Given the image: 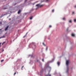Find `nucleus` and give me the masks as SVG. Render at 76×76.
I'll return each mask as SVG.
<instances>
[{
	"mask_svg": "<svg viewBox=\"0 0 76 76\" xmlns=\"http://www.w3.org/2000/svg\"><path fill=\"white\" fill-rule=\"evenodd\" d=\"M28 56L29 57H31V58H32V57L33 55H28Z\"/></svg>",
	"mask_w": 76,
	"mask_h": 76,
	"instance_id": "nucleus-14",
	"label": "nucleus"
},
{
	"mask_svg": "<svg viewBox=\"0 0 76 76\" xmlns=\"http://www.w3.org/2000/svg\"><path fill=\"white\" fill-rule=\"evenodd\" d=\"M24 67V66H23L22 67V68H21V70H23V69H22V68H23V67Z\"/></svg>",
	"mask_w": 76,
	"mask_h": 76,
	"instance_id": "nucleus-28",
	"label": "nucleus"
},
{
	"mask_svg": "<svg viewBox=\"0 0 76 76\" xmlns=\"http://www.w3.org/2000/svg\"><path fill=\"white\" fill-rule=\"evenodd\" d=\"M1 37H0V39H1Z\"/></svg>",
	"mask_w": 76,
	"mask_h": 76,
	"instance_id": "nucleus-46",
	"label": "nucleus"
},
{
	"mask_svg": "<svg viewBox=\"0 0 76 76\" xmlns=\"http://www.w3.org/2000/svg\"><path fill=\"white\" fill-rule=\"evenodd\" d=\"M43 45H44V46H45V44H44V43H42Z\"/></svg>",
	"mask_w": 76,
	"mask_h": 76,
	"instance_id": "nucleus-27",
	"label": "nucleus"
},
{
	"mask_svg": "<svg viewBox=\"0 0 76 76\" xmlns=\"http://www.w3.org/2000/svg\"><path fill=\"white\" fill-rule=\"evenodd\" d=\"M1 30V29H0V31Z\"/></svg>",
	"mask_w": 76,
	"mask_h": 76,
	"instance_id": "nucleus-48",
	"label": "nucleus"
},
{
	"mask_svg": "<svg viewBox=\"0 0 76 76\" xmlns=\"http://www.w3.org/2000/svg\"><path fill=\"white\" fill-rule=\"evenodd\" d=\"M74 22L76 23V19H74L73 20Z\"/></svg>",
	"mask_w": 76,
	"mask_h": 76,
	"instance_id": "nucleus-9",
	"label": "nucleus"
},
{
	"mask_svg": "<svg viewBox=\"0 0 76 76\" xmlns=\"http://www.w3.org/2000/svg\"><path fill=\"white\" fill-rule=\"evenodd\" d=\"M3 61H4V60H2L1 61V62H3Z\"/></svg>",
	"mask_w": 76,
	"mask_h": 76,
	"instance_id": "nucleus-26",
	"label": "nucleus"
},
{
	"mask_svg": "<svg viewBox=\"0 0 76 76\" xmlns=\"http://www.w3.org/2000/svg\"><path fill=\"white\" fill-rule=\"evenodd\" d=\"M72 15H75V12H72Z\"/></svg>",
	"mask_w": 76,
	"mask_h": 76,
	"instance_id": "nucleus-17",
	"label": "nucleus"
},
{
	"mask_svg": "<svg viewBox=\"0 0 76 76\" xmlns=\"http://www.w3.org/2000/svg\"><path fill=\"white\" fill-rule=\"evenodd\" d=\"M37 62L39 63H41V62H40V61H39V60H37Z\"/></svg>",
	"mask_w": 76,
	"mask_h": 76,
	"instance_id": "nucleus-12",
	"label": "nucleus"
},
{
	"mask_svg": "<svg viewBox=\"0 0 76 76\" xmlns=\"http://www.w3.org/2000/svg\"><path fill=\"white\" fill-rule=\"evenodd\" d=\"M71 35L72 37H75V34H72Z\"/></svg>",
	"mask_w": 76,
	"mask_h": 76,
	"instance_id": "nucleus-13",
	"label": "nucleus"
},
{
	"mask_svg": "<svg viewBox=\"0 0 76 76\" xmlns=\"http://www.w3.org/2000/svg\"><path fill=\"white\" fill-rule=\"evenodd\" d=\"M10 15H9L8 16V17H10Z\"/></svg>",
	"mask_w": 76,
	"mask_h": 76,
	"instance_id": "nucleus-43",
	"label": "nucleus"
},
{
	"mask_svg": "<svg viewBox=\"0 0 76 76\" xmlns=\"http://www.w3.org/2000/svg\"><path fill=\"white\" fill-rule=\"evenodd\" d=\"M59 75L60 76H61V75H60V74H59Z\"/></svg>",
	"mask_w": 76,
	"mask_h": 76,
	"instance_id": "nucleus-44",
	"label": "nucleus"
},
{
	"mask_svg": "<svg viewBox=\"0 0 76 76\" xmlns=\"http://www.w3.org/2000/svg\"><path fill=\"white\" fill-rule=\"evenodd\" d=\"M8 17H9V16H8V17H7V18H8Z\"/></svg>",
	"mask_w": 76,
	"mask_h": 76,
	"instance_id": "nucleus-50",
	"label": "nucleus"
},
{
	"mask_svg": "<svg viewBox=\"0 0 76 76\" xmlns=\"http://www.w3.org/2000/svg\"><path fill=\"white\" fill-rule=\"evenodd\" d=\"M42 61L44 62V59H42Z\"/></svg>",
	"mask_w": 76,
	"mask_h": 76,
	"instance_id": "nucleus-25",
	"label": "nucleus"
},
{
	"mask_svg": "<svg viewBox=\"0 0 76 76\" xmlns=\"http://www.w3.org/2000/svg\"><path fill=\"white\" fill-rule=\"evenodd\" d=\"M0 24L2 25V23L1 22H0Z\"/></svg>",
	"mask_w": 76,
	"mask_h": 76,
	"instance_id": "nucleus-36",
	"label": "nucleus"
},
{
	"mask_svg": "<svg viewBox=\"0 0 76 76\" xmlns=\"http://www.w3.org/2000/svg\"><path fill=\"white\" fill-rule=\"evenodd\" d=\"M16 74V72H15L14 74V75H15Z\"/></svg>",
	"mask_w": 76,
	"mask_h": 76,
	"instance_id": "nucleus-33",
	"label": "nucleus"
},
{
	"mask_svg": "<svg viewBox=\"0 0 76 76\" xmlns=\"http://www.w3.org/2000/svg\"><path fill=\"white\" fill-rule=\"evenodd\" d=\"M1 43H0V46H1Z\"/></svg>",
	"mask_w": 76,
	"mask_h": 76,
	"instance_id": "nucleus-40",
	"label": "nucleus"
},
{
	"mask_svg": "<svg viewBox=\"0 0 76 76\" xmlns=\"http://www.w3.org/2000/svg\"><path fill=\"white\" fill-rule=\"evenodd\" d=\"M33 68H34V67H33Z\"/></svg>",
	"mask_w": 76,
	"mask_h": 76,
	"instance_id": "nucleus-51",
	"label": "nucleus"
},
{
	"mask_svg": "<svg viewBox=\"0 0 76 76\" xmlns=\"http://www.w3.org/2000/svg\"><path fill=\"white\" fill-rule=\"evenodd\" d=\"M9 26H7V27L5 29V31H7V30L8 29V28H9Z\"/></svg>",
	"mask_w": 76,
	"mask_h": 76,
	"instance_id": "nucleus-7",
	"label": "nucleus"
},
{
	"mask_svg": "<svg viewBox=\"0 0 76 76\" xmlns=\"http://www.w3.org/2000/svg\"><path fill=\"white\" fill-rule=\"evenodd\" d=\"M7 14H8V13H7L6 14H4V15H1V16H0V18H2V17H3V16H5V15H7Z\"/></svg>",
	"mask_w": 76,
	"mask_h": 76,
	"instance_id": "nucleus-6",
	"label": "nucleus"
},
{
	"mask_svg": "<svg viewBox=\"0 0 76 76\" xmlns=\"http://www.w3.org/2000/svg\"><path fill=\"white\" fill-rule=\"evenodd\" d=\"M52 12H54V10H52Z\"/></svg>",
	"mask_w": 76,
	"mask_h": 76,
	"instance_id": "nucleus-30",
	"label": "nucleus"
},
{
	"mask_svg": "<svg viewBox=\"0 0 76 76\" xmlns=\"http://www.w3.org/2000/svg\"><path fill=\"white\" fill-rule=\"evenodd\" d=\"M4 37H5V36H3L2 37H1V38H4Z\"/></svg>",
	"mask_w": 76,
	"mask_h": 76,
	"instance_id": "nucleus-20",
	"label": "nucleus"
},
{
	"mask_svg": "<svg viewBox=\"0 0 76 76\" xmlns=\"http://www.w3.org/2000/svg\"><path fill=\"white\" fill-rule=\"evenodd\" d=\"M43 72V69H42L41 71L40 72V76H42V73Z\"/></svg>",
	"mask_w": 76,
	"mask_h": 76,
	"instance_id": "nucleus-4",
	"label": "nucleus"
},
{
	"mask_svg": "<svg viewBox=\"0 0 76 76\" xmlns=\"http://www.w3.org/2000/svg\"><path fill=\"white\" fill-rule=\"evenodd\" d=\"M11 19L10 18V19H9V20H10Z\"/></svg>",
	"mask_w": 76,
	"mask_h": 76,
	"instance_id": "nucleus-47",
	"label": "nucleus"
},
{
	"mask_svg": "<svg viewBox=\"0 0 76 76\" xmlns=\"http://www.w3.org/2000/svg\"><path fill=\"white\" fill-rule=\"evenodd\" d=\"M70 61L69 60H66V72L67 73H68V72H69V64Z\"/></svg>",
	"mask_w": 76,
	"mask_h": 76,
	"instance_id": "nucleus-2",
	"label": "nucleus"
},
{
	"mask_svg": "<svg viewBox=\"0 0 76 76\" xmlns=\"http://www.w3.org/2000/svg\"><path fill=\"white\" fill-rule=\"evenodd\" d=\"M33 10V9H32L31 10V11H32Z\"/></svg>",
	"mask_w": 76,
	"mask_h": 76,
	"instance_id": "nucleus-41",
	"label": "nucleus"
},
{
	"mask_svg": "<svg viewBox=\"0 0 76 76\" xmlns=\"http://www.w3.org/2000/svg\"><path fill=\"white\" fill-rule=\"evenodd\" d=\"M49 1V0H46V2H48Z\"/></svg>",
	"mask_w": 76,
	"mask_h": 76,
	"instance_id": "nucleus-29",
	"label": "nucleus"
},
{
	"mask_svg": "<svg viewBox=\"0 0 76 76\" xmlns=\"http://www.w3.org/2000/svg\"><path fill=\"white\" fill-rule=\"evenodd\" d=\"M27 1V0H25V1H24V3H26Z\"/></svg>",
	"mask_w": 76,
	"mask_h": 76,
	"instance_id": "nucleus-32",
	"label": "nucleus"
},
{
	"mask_svg": "<svg viewBox=\"0 0 76 76\" xmlns=\"http://www.w3.org/2000/svg\"><path fill=\"white\" fill-rule=\"evenodd\" d=\"M43 6V5H41L40 4H37L36 5V6L37 7V8H36V10L38 8H39L40 7H41Z\"/></svg>",
	"mask_w": 76,
	"mask_h": 76,
	"instance_id": "nucleus-3",
	"label": "nucleus"
},
{
	"mask_svg": "<svg viewBox=\"0 0 76 76\" xmlns=\"http://www.w3.org/2000/svg\"><path fill=\"white\" fill-rule=\"evenodd\" d=\"M69 29V27L67 28L66 29V31H68Z\"/></svg>",
	"mask_w": 76,
	"mask_h": 76,
	"instance_id": "nucleus-18",
	"label": "nucleus"
},
{
	"mask_svg": "<svg viewBox=\"0 0 76 76\" xmlns=\"http://www.w3.org/2000/svg\"><path fill=\"white\" fill-rule=\"evenodd\" d=\"M48 39H50V38H48Z\"/></svg>",
	"mask_w": 76,
	"mask_h": 76,
	"instance_id": "nucleus-45",
	"label": "nucleus"
},
{
	"mask_svg": "<svg viewBox=\"0 0 76 76\" xmlns=\"http://www.w3.org/2000/svg\"><path fill=\"white\" fill-rule=\"evenodd\" d=\"M33 63V61L31 60L30 62H29V64H32Z\"/></svg>",
	"mask_w": 76,
	"mask_h": 76,
	"instance_id": "nucleus-8",
	"label": "nucleus"
},
{
	"mask_svg": "<svg viewBox=\"0 0 76 76\" xmlns=\"http://www.w3.org/2000/svg\"><path fill=\"white\" fill-rule=\"evenodd\" d=\"M39 66L41 67H42V65H41V64H40L39 65Z\"/></svg>",
	"mask_w": 76,
	"mask_h": 76,
	"instance_id": "nucleus-16",
	"label": "nucleus"
},
{
	"mask_svg": "<svg viewBox=\"0 0 76 76\" xmlns=\"http://www.w3.org/2000/svg\"><path fill=\"white\" fill-rule=\"evenodd\" d=\"M32 44H34V46H35V43L34 42H32Z\"/></svg>",
	"mask_w": 76,
	"mask_h": 76,
	"instance_id": "nucleus-19",
	"label": "nucleus"
},
{
	"mask_svg": "<svg viewBox=\"0 0 76 76\" xmlns=\"http://www.w3.org/2000/svg\"><path fill=\"white\" fill-rule=\"evenodd\" d=\"M4 43H6V42H3L2 43V45H3V44H4Z\"/></svg>",
	"mask_w": 76,
	"mask_h": 76,
	"instance_id": "nucleus-23",
	"label": "nucleus"
},
{
	"mask_svg": "<svg viewBox=\"0 0 76 76\" xmlns=\"http://www.w3.org/2000/svg\"><path fill=\"white\" fill-rule=\"evenodd\" d=\"M35 4V3H33V5H34V4Z\"/></svg>",
	"mask_w": 76,
	"mask_h": 76,
	"instance_id": "nucleus-39",
	"label": "nucleus"
},
{
	"mask_svg": "<svg viewBox=\"0 0 76 76\" xmlns=\"http://www.w3.org/2000/svg\"><path fill=\"white\" fill-rule=\"evenodd\" d=\"M51 27H52L50 25V26H49V28H51Z\"/></svg>",
	"mask_w": 76,
	"mask_h": 76,
	"instance_id": "nucleus-31",
	"label": "nucleus"
},
{
	"mask_svg": "<svg viewBox=\"0 0 76 76\" xmlns=\"http://www.w3.org/2000/svg\"><path fill=\"white\" fill-rule=\"evenodd\" d=\"M28 32H27L26 33V35H27V34H28Z\"/></svg>",
	"mask_w": 76,
	"mask_h": 76,
	"instance_id": "nucleus-38",
	"label": "nucleus"
},
{
	"mask_svg": "<svg viewBox=\"0 0 76 76\" xmlns=\"http://www.w3.org/2000/svg\"><path fill=\"white\" fill-rule=\"evenodd\" d=\"M55 59V58H54L53 59H52L51 61H50V63H53L54 61V60Z\"/></svg>",
	"mask_w": 76,
	"mask_h": 76,
	"instance_id": "nucleus-5",
	"label": "nucleus"
},
{
	"mask_svg": "<svg viewBox=\"0 0 76 76\" xmlns=\"http://www.w3.org/2000/svg\"><path fill=\"white\" fill-rule=\"evenodd\" d=\"M2 51H3V52L4 51V49H3V50H2Z\"/></svg>",
	"mask_w": 76,
	"mask_h": 76,
	"instance_id": "nucleus-42",
	"label": "nucleus"
},
{
	"mask_svg": "<svg viewBox=\"0 0 76 76\" xmlns=\"http://www.w3.org/2000/svg\"><path fill=\"white\" fill-rule=\"evenodd\" d=\"M7 9V8H3V9L5 10V9Z\"/></svg>",
	"mask_w": 76,
	"mask_h": 76,
	"instance_id": "nucleus-24",
	"label": "nucleus"
},
{
	"mask_svg": "<svg viewBox=\"0 0 76 76\" xmlns=\"http://www.w3.org/2000/svg\"><path fill=\"white\" fill-rule=\"evenodd\" d=\"M57 64H58V66H59V65H60V62H57Z\"/></svg>",
	"mask_w": 76,
	"mask_h": 76,
	"instance_id": "nucleus-15",
	"label": "nucleus"
},
{
	"mask_svg": "<svg viewBox=\"0 0 76 76\" xmlns=\"http://www.w3.org/2000/svg\"><path fill=\"white\" fill-rule=\"evenodd\" d=\"M30 19H31H31H32V17H31L30 18Z\"/></svg>",
	"mask_w": 76,
	"mask_h": 76,
	"instance_id": "nucleus-22",
	"label": "nucleus"
},
{
	"mask_svg": "<svg viewBox=\"0 0 76 76\" xmlns=\"http://www.w3.org/2000/svg\"><path fill=\"white\" fill-rule=\"evenodd\" d=\"M19 60H20V59H18Z\"/></svg>",
	"mask_w": 76,
	"mask_h": 76,
	"instance_id": "nucleus-49",
	"label": "nucleus"
},
{
	"mask_svg": "<svg viewBox=\"0 0 76 76\" xmlns=\"http://www.w3.org/2000/svg\"><path fill=\"white\" fill-rule=\"evenodd\" d=\"M62 19H63V20H65V18H62Z\"/></svg>",
	"mask_w": 76,
	"mask_h": 76,
	"instance_id": "nucleus-35",
	"label": "nucleus"
},
{
	"mask_svg": "<svg viewBox=\"0 0 76 76\" xmlns=\"http://www.w3.org/2000/svg\"><path fill=\"white\" fill-rule=\"evenodd\" d=\"M26 36V35H25L24 37H23V38H25Z\"/></svg>",
	"mask_w": 76,
	"mask_h": 76,
	"instance_id": "nucleus-34",
	"label": "nucleus"
},
{
	"mask_svg": "<svg viewBox=\"0 0 76 76\" xmlns=\"http://www.w3.org/2000/svg\"><path fill=\"white\" fill-rule=\"evenodd\" d=\"M47 50H48V47H47L46 48V51H47Z\"/></svg>",
	"mask_w": 76,
	"mask_h": 76,
	"instance_id": "nucleus-21",
	"label": "nucleus"
},
{
	"mask_svg": "<svg viewBox=\"0 0 76 76\" xmlns=\"http://www.w3.org/2000/svg\"><path fill=\"white\" fill-rule=\"evenodd\" d=\"M20 12H21V10H20L18 12V13L19 14L20 13Z\"/></svg>",
	"mask_w": 76,
	"mask_h": 76,
	"instance_id": "nucleus-11",
	"label": "nucleus"
},
{
	"mask_svg": "<svg viewBox=\"0 0 76 76\" xmlns=\"http://www.w3.org/2000/svg\"><path fill=\"white\" fill-rule=\"evenodd\" d=\"M69 23H72V20H69Z\"/></svg>",
	"mask_w": 76,
	"mask_h": 76,
	"instance_id": "nucleus-10",
	"label": "nucleus"
},
{
	"mask_svg": "<svg viewBox=\"0 0 76 76\" xmlns=\"http://www.w3.org/2000/svg\"><path fill=\"white\" fill-rule=\"evenodd\" d=\"M47 63H46V69H48V70H49L48 73L47 75H45V76H51V75L50 74V71H51V68L50 66H49V65H48L47 66Z\"/></svg>",
	"mask_w": 76,
	"mask_h": 76,
	"instance_id": "nucleus-1",
	"label": "nucleus"
},
{
	"mask_svg": "<svg viewBox=\"0 0 76 76\" xmlns=\"http://www.w3.org/2000/svg\"><path fill=\"white\" fill-rule=\"evenodd\" d=\"M75 8H76V5H75L74 6Z\"/></svg>",
	"mask_w": 76,
	"mask_h": 76,
	"instance_id": "nucleus-37",
	"label": "nucleus"
}]
</instances>
